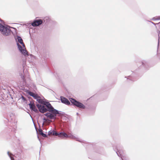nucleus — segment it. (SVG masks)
Here are the masks:
<instances>
[{
  "label": "nucleus",
  "mask_w": 160,
  "mask_h": 160,
  "mask_svg": "<svg viewBox=\"0 0 160 160\" xmlns=\"http://www.w3.org/2000/svg\"><path fill=\"white\" fill-rule=\"evenodd\" d=\"M64 114V112L59 111L54 108L52 109H48L47 112L44 115L50 119L55 120L57 118V114Z\"/></svg>",
  "instance_id": "f257e3e1"
},
{
  "label": "nucleus",
  "mask_w": 160,
  "mask_h": 160,
  "mask_svg": "<svg viewBox=\"0 0 160 160\" xmlns=\"http://www.w3.org/2000/svg\"><path fill=\"white\" fill-rule=\"evenodd\" d=\"M6 119L7 121H8L9 122L12 123V125H13V127L11 128V131L13 132H15L17 128V121H15L14 115L12 113H8L7 115Z\"/></svg>",
  "instance_id": "f03ea898"
},
{
  "label": "nucleus",
  "mask_w": 160,
  "mask_h": 160,
  "mask_svg": "<svg viewBox=\"0 0 160 160\" xmlns=\"http://www.w3.org/2000/svg\"><path fill=\"white\" fill-rule=\"evenodd\" d=\"M10 28L8 26H6L0 23V31L3 35L7 36L10 35L12 31Z\"/></svg>",
  "instance_id": "7ed1b4c3"
},
{
  "label": "nucleus",
  "mask_w": 160,
  "mask_h": 160,
  "mask_svg": "<svg viewBox=\"0 0 160 160\" xmlns=\"http://www.w3.org/2000/svg\"><path fill=\"white\" fill-rule=\"evenodd\" d=\"M113 148L118 156L122 160H127L126 158L123 155V152L122 150V146H113Z\"/></svg>",
  "instance_id": "20e7f679"
},
{
  "label": "nucleus",
  "mask_w": 160,
  "mask_h": 160,
  "mask_svg": "<svg viewBox=\"0 0 160 160\" xmlns=\"http://www.w3.org/2000/svg\"><path fill=\"white\" fill-rule=\"evenodd\" d=\"M49 21V19L47 17L44 18L42 20L41 19H37L35 20L31 23V25L33 27L38 26L40 25L42 23L45 24Z\"/></svg>",
  "instance_id": "39448f33"
},
{
  "label": "nucleus",
  "mask_w": 160,
  "mask_h": 160,
  "mask_svg": "<svg viewBox=\"0 0 160 160\" xmlns=\"http://www.w3.org/2000/svg\"><path fill=\"white\" fill-rule=\"evenodd\" d=\"M58 137L62 138H69L72 139H75L76 141L82 142V140H80L79 138L76 137L74 136L71 134L68 135L64 132L59 133Z\"/></svg>",
  "instance_id": "423d86ee"
},
{
  "label": "nucleus",
  "mask_w": 160,
  "mask_h": 160,
  "mask_svg": "<svg viewBox=\"0 0 160 160\" xmlns=\"http://www.w3.org/2000/svg\"><path fill=\"white\" fill-rule=\"evenodd\" d=\"M69 100L73 105L76 106L77 107L82 109L85 108V107L82 103L77 101L75 99L70 98Z\"/></svg>",
  "instance_id": "0eeeda50"
},
{
  "label": "nucleus",
  "mask_w": 160,
  "mask_h": 160,
  "mask_svg": "<svg viewBox=\"0 0 160 160\" xmlns=\"http://www.w3.org/2000/svg\"><path fill=\"white\" fill-rule=\"evenodd\" d=\"M36 106L38 108L39 112L42 113H43L48 111L44 105L37 104H36Z\"/></svg>",
  "instance_id": "6e6552de"
},
{
  "label": "nucleus",
  "mask_w": 160,
  "mask_h": 160,
  "mask_svg": "<svg viewBox=\"0 0 160 160\" xmlns=\"http://www.w3.org/2000/svg\"><path fill=\"white\" fill-rule=\"evenodd\" d=\"M60 100L62 103L68 105H70V102L68 99L65 97L63 96H60Z\"/></svg>",
  "instance_id": "1a4fd4ad"
},
{
  "label": "nucleus",
  "mask_w": 160,
  "mask_h": 160,
  "mask_svg": "<svg viewBox=\"0 0 160 160\" xmlns=\"http://www.w3.org/2000/svg\"><path fill=\"white\" fill-rule=\"evenodd\" d=\"M17 45L19 50L24 55H25L27 54V51L25 50H24L23 48H22L21 46L18 43H17Z\"/></svg>",
  "instance_id": "9d476101"
},
{
  "label": "nucleus",
  "mask_w": 160,
  "mask_h": 160,
  "mask_svg": "<svg viewBox=\"0 0 160 160\" xmlns=\"http://www.w3.org/2000/svg\"><path fill=\"white\" fill-rule=\"evenodd\" d=\"M28 93L35 99H36L37 98H40V97L37 94H35L32 92L29 91L28 92Z\"/></svg>",
  "instance_id": "9b49d317"
},
{
  "label": "nucleus",
  "mask_w": 160,
  "mask_h": 160,
  "mask_svg": "<svg viewBox=\"0 0 160 160\" xmlns=\"http://www.w3.org/2000/svg\"><path fill=\"white\" fill-rule=\"evenodd\" d=\"M44 103V104L43 105L45 106L48 110V109H52L53 108V107L49 102H45Z\"/></svg>",
  "instance_id": "f8f14e48"
},
{
  "label": "nucleus",
  "mask_w": 160,
  "mask_h": 160,
  "mask_svg": "<svg viewBox=\"0 0 160 160\" xmlns=\"http://www.w3.org/2000/svg\"><path fill=\"white\" fill-rule=\"evenodd\" d=\"M17 39L18 42L22 45L24 47H25V45L23 42V40L21 37L18 36Z\"/></svg>",
  "instance_id": "ddd939ff"
},
{
  "label": "nucleus",
  "mask_w": 160,
  "mask_h": 160,
  "mask_svg": "<svg viewBox=\"0 0 160 160\" xmlns=\"http://www.w3.org/2000/svg\"><path fill=\"white\" fill-rule=\"evenodd\" d=\"M39 134L44 137H47V135L43 132V131L41 129H39Z\"/></svg>",
  "instance_id": "4468645a"
},
{
  "label": "nucleus",
  "mask_w": 160,
  "mask_h": 160,
  "mask_svg": "<svg viewBox=\"0 0 160 160\" xmlns=\"http://www.w3.org/2000/svg\"><path fill=\"white\" fill-rule=\"evenodd\" d=\"M36 99L37 100V101L39 103L43 105V104H44V103L45 101H44L42 99H41L40 97V98H37V99Z\"/></svg>",
  "instance_id": "2eb2a0df"
},
{
  "label": "nucleus",
  "mask_w": 160,
  "mask_h": 160,
  "mask_svg": "<svg viewBox=\"0 0 160 160\" xmlns=\"http://www.w3.org/2000/svg\"><path fill=\"white\" fill-rule=\"evenodd\" d=\"M127 79L128 80V81H134L135 80L134 79V78L133 77L132 75L129 76L127 77Z\"/></svg>",
  "instance_id": "dca6fc26"
},
{
  "label": "nucleus",
  "mask_w": 160,
  "mask_h": 160,
  "mask_svg": "<svg viewBox=\"0 0 160 160\" xmlns=\"http://www.w3.org/2000/svg\"><path fill=\"white\" fill-rule=\"evenodd\" d=\"M159 20H160V16L154 17L151 19V20L153 21H156Z\"/></svg>",
  "instance_id": "f3484780"
},
{
  "label": "nucleus",
  "mask_w": 160,
  "mask_h": 160,
  "mask_svg": "<svg viewBox=\"0 0 160 160\" xmlns=\"http://www.w3.org/2000/svg\"><path fill=\"white\" fill-rule=\"evenodd\" d=\"M59 133L58 132L54 130H52V135L58 136Z\"/></svg>",
  "instance_id": "a211bd4d"
},
{
  "label": "nucleus",
  "mask_w": 160,
  "mask_h": 160,
  "mask_svg": "<svg viewBox=\"0 0 160 160\" xmlns=\"http://www.w3.org/2000/svg\"><path fill=\"white\" fill-rule=\"evenodd\" d=\"M8 156H9L11 160H14V158L12 156V154L10 153L9 152H8Z\"/></svg>",
  "instance_id": "6ab92c4d"
},
{
  "label": "nucleus",
  "mask_w": 160,
  "mask_h": 160,
  "mask_svg": "<svg viewBox=\"0 0 160 160\" xmlns=\"http://www.w3.org/2000/svg\"><path fill=\"white\" fill-rule=\"evenodd\" d=\"M142 65L144 67H146V65H147V62L143 60L142 62Z\"/></svg>",
  "instance_id": "aec40b11"
},
{
  "label": "nucleus",
  "mask_w": 160,
  "mask_h": 160,
  "mask_svg": "<svg viewBox=\"0 0 160 160\" xmlns=\"http://www.w3.org/2000/svg\"><path fill=\"white\" fill-rule=\"evenodd\" d=\"M30 108H31L33 106V105H34V102H30V103L28 104Z\"/></svg>",
  "instance_id": "412c9836"
},
{
  "label": "nucleus",
  "mask_w": 160,
  "mask_h": 160,
  "mask_svg": "<svg viewBox=\"0 0 160 160\" xmlns=\"http://www.w3.org/2000/svg\"><path fill=\"white\" fill-rule=\"evenodd\" d=\"M21 78H22V80H23V82H26V79H25V77H24V76H23V75H21Z\"/></svg>",
  "instance_id": "4be33fe9"
},
{
  "label": "nucleus",
  "mask_w": 160,
  "mask_h": 160,
  "mask_svg": "<svg viewBox=\"0 0 160 160\" xmlns=\"http://www.w3.org/2000/svg\"><path fill=\"white\" fill-rule=\"evenodd\" d=\"M33 106L31 108H30V109L32 110H33V111L36 108V107L35 105H33Z\"/></svg>",
  "instance_id": "5701e85b"
},
{
  "label": "nucleus",
  "mask_w": 160,
  "mask_h": 160,
  "mask_svg": "<svg viewBox=\"0 0 160 160\" xmlns=\"http://www.w3.org/2000/svg\"><path fill=\"white\" fill-rule=\"evenodd\" d=\"M21 98L24 101H26L27 100L26 98L23 96H22Z\"/></svg>",
  "instance_id": "b1692460"
},
{
  "label": "nucleus",
  "mask_w": 160,
  "mask_h": 160,
  "mask_svg": "<svg viewBox=\"0 0 160 160\" xmlns=\"http://www.w3.org/2000/svg\"><path fill=\"white\" fill-rule=\"evenodd\" d=\"M52 130H51L49 131L48 132V135H50L51 134H52Z\"/></svg>",
  "instance_id": "393cba45"
},
{
  "label": "nucleus",
  "mask_w": 160,
  "mask_h": 160,
  "mask_svg": "<svg viewBox=\"0 0 160 160\" xmlns=\"http://www.w3.org/2000/svg\"><path fill=\"white\" fill-rule=\"evenodd\" d=\"M35 112L36 113H38L39 112V110H38L36 108H35V109L33 111Z\"/></svg>",
  "instance_id": "a878e982"
},
{
  "label": "nucleus",
  "mask_w": 160,
  "mask_h": 160,
  "mask_svg": "<svg viewBox=\"0 0 160 160\" xmlns=\"http://www.w3.org/2000/svg\"><path fill=\"white\" fill-rule=\"evenodd\" d=\"M159 35H160V31H159V32L158 33V47L159 44Z\"/></svg>",
  "instance_id": "bb28decb"
},
{
  "label": "nucleus",
  "mask_w": 160,
  "mask_h": 160,
  "mask_svg": "<svg viewBox=\"0 0 160 160\" xmlns=\"http://www.w3.org/2000/svg\"><path fill=\"white\" fill-rule=\"evenodd\" d=\"M149 22H151L154 25H156V24H159V23H160V22L158 23H154V22H152V21H148Z\"/></svg>",
  "instance_id": "cd10ccee"
},
{
  "label": "nucleus",
  "mask_w": 160,
  "mask_h": 160,
  "mask_svg": "<svg viewBox=\"0 0 160 160\" xmlns=\"http://www.w3.org/2000/svg\"><path fill=\"white\" fill-rule=\"evenodd\" d=\"M43 120H44V122H43V123H42V125H43V124L44 123V122L46 121H47V119H46V118H43Z\"/></svg>",
  "instance_id": "c85d7f7f"
},
{
  "label": "nucleus",
  "mask_w": 160,
  "mask_h": 160,
  "mask_svg": "<svg viewBox=\"0 0 160 160\" xmlns=\"http://www.w3.org/2000/svg\"><path fill=\"white\" fill-rule=\"evenodd\" d=\"M0 21L1 22H2V23H4V21L3 20H2L0 18Z\"/></svg>",
  "instance_id": "c756f323"
},
{
  "label": "nucleus",
  "mask_w": 160,
  "mask_h": 160,
  "mask_svg": "<svg viewBox=\"0 0 160 160\" xmlns=\"http://www.w3.org/2000/svg\"><path fill=\"white\" fill-rule=\"evenodd\" d=\"M89 158H91V159H95V158L93 157H90V156H89Z\"/></svg>",
  "instance_id": "7c9ffc66"
},
{
  "label": "nucleus",
  "mask_w": 160,
  "mask_h": 160,
  "mask_svg": "<svg viewBox=\"0 0 160 160\" xmlns=\"http://www.w3.org/2000/svg\"><path fill=\"white\" fill-rule=\"evenodd\" d=\"M38 138L39 141H40V139L39 138L38 136Z\"/></svg>",
  "instance_id": "2f4dec72"
},
{
  "label": "nucleus",
  "mask_w": 160,
  "mask_h": 160,
  "mask_svg": "<svg viewBox=\"0 0 160 160\" xmlns=\"http://www.w3.org/2000/svg\"><path fill=\"white\" fill-rule=\"evenodd\" d=\"M77 115H78V113H77Z\"/></svg>",
  "instance_id": "473e14b6"
}]
</instances>
